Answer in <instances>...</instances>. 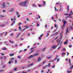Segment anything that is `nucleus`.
I'll return each instance as SVG.
<instances>
[{"mask_svg":"<svg viewBox=\"0 0 73 73\" xmlns=\"http://www.w3.org/2000/svg\"><path fill=\"white\" fill-rule=\"evenodd\" d=\"M28 3V0L25 1V2H22L20 3L19 5H20V6H22L23 5L24 7H27V5L26 4Z\"/></svg>","mask_w":73,"mask_h":73,"instance_id":"f257e3e1","label":"nucleus"},{"mask_svg":"<svg viewBox=\"0 0 73 73\" xmlns=\"http://www.w3.org/2000/svg\"><path fill=\"white\" fill-rule=\"evenodd\" d=\"M64 15L65 16H66V20H67V17H68V18H72V16H71V14H70L68 13H64Z\"/></svg>","mask_w":73,"mask_h":73,"instance_id":"f03ea898","label":"nucleus"},{"mask_svg":"<svg viewBox=\"0 0 73 73\" xmlns=\"http://www.w3.org/2000/svg\"><path fill=\"white\" fill-rule=\"evenodd\" d=\"M56 48H57V45H53V46H52L51 48V49H55Z\"/></svg>","mask_w":73,"mask_h":73,"instance_id":"7ed1b4c3","label":"nucleus"},{"mask_svg":"<svg viewBox=\"0 0 73 73\" xmlns=\"http://www.w3.org/2000/svg\"><path fill=\"white\" fill-rule=\"evenodd\" d=\"M38 60L37 61V62H40L41 60V58L40 57H39L38 58Z\"/></svg>","mask_w":73,"mask_h":73,"instance_id":"20e7f679","label":"nucleus"},{"mask_svg":"<svg viewBox=\"0 0 73 73\" xmlns=\"http://www.w3.org/2000/svg\"><path fill=\"white\" fill-rule=\"evenodd\" d=\"M34 57L33 55H31L28 57V58H31Z\"/></svg>","mask_w":73,"mask_h":73,"instance_id":"39448f33","label":"nucleus"},{"mask_svg":"<svg viewBox=\"0 0 73 73\" xmlns=\"http://www.w3.org/2000/svg\"><path fill=\"white\" fill-rule=\"evenodd\" d=\"M24 27L26 28V29H28V28H29V27L28 26V25H27V26H24Z\"/></svg>","mask_w":73,"mask_h":73,"instance_id":"423d86ee","label":"nucleus"},{"mask_svg":"<svg viewBox=\"0 0 73 73\" xmlns=\"http://www.w3.org/2000/svg\"><path fill=\"white\" fill-rule=\"evenodd\" d=\"M5 26V24H3L0 25V27H4Z\"/></svg>","mask_w":73,"mask_h":73,"instance_id":"0eeeda50","label":"nucleus"},{"mask_svg":"<svg viewBox=\"0 0 73 73\" xmlns=\"http://www.w3.org/2000/svg\"><path fill=\"white\" fill-rule=\"evenodd\" d=\"M20 33H18L17 36H16V37L17 38H18V37H19V36H20Z\"/></svg>","mask_w":73,"mask_h":73,"instance_id":"6e6552de","label":"nucleus"},{"mask_svg":"<svg viewBox=\"0 0 73 73\" xmlns=\"http://www.w3.org/2000/svg\"><path fill=\"white\" fill-rule=\"evenodd\" d=\"M38 55H39V53H36L34 55V56H38Z\"/></svg>","mask_w":73,"mask_h":73,"instance_id":"1a4fd4ad","label":"nucleus"},{"mask_svg":"<svg viewBox=\"0 0 73 73\" xmlns=\"http://www.w3.org/2000/svg\"><path fill=\"white\" fill-rule=\"evenodd\" d=\"M7 48L6 47H4L3 48V49H2L3 50H7Z\"/></svg>","mask_w":73,"mask_h":73,"instance_id":"9d476101","label":"nucleus"},{"mask_svg":"<svg viewBox=\"0 0 73 73\" xmlns=\"http://www.w3.org/2000/svg\"><path fill=\"white\" fill-rule=\"evenodd\" d=\"M14 53L11 54H10V56L11 57H12V56H14Z\"/></svg>","mask_w":73,"mask_h":73,"instance_id":"9b49d317","label":"nucleus"},{"mask_svg":"<svg viewBox=\"0 0 73 73\" xmlns=\"http://www.w3.org/2000/svg\"><path fill=\"white\" fill-rule=\"evenodd\" d=\"M3 7V8H5V3H3V4L2 5Z\"/></svg>","mask_w":73,"mask_h":73,"instance_id":"f8f14e48","label":"nucleus"},{"mask_svg":"<svg viewBox=\"0 0 73 73\" xmlns=\"http://www.w3.org/2000/svg\"><path fill=\"white\" fill-rule=\"evenodd\" d=\"M15 24V21H13V23L11 25V26H12V25H13Z\"/></svg>","mask_w":73,"mask_h":73,"instance_id":"ddd939ff","label":"nucleus"},{"mask_svg":"<svg viewBox=\"0 0 73 73\" xmlns=\"http://www.w3.org/2000/svg\"><path fill=\"white\" fill-rule=\"evenodd\" d=\"M66 21H65L64 22V23L63 24V25H65V24H66Z\"/></svg>","mask_w":73,"mask_h":73,"instance_id":"4468645a","label":"nucleus"},{"mask_svg":"<svg viewBox=\"0 0 73 73\" xmlns=\"http://www.w3.org/2000/svg\"><path fill=\"white\" fill-rule=\"evenodd\" d=\"M43 5H46L45 2L43 1Z\"/></svg>","mask_w":73,"mask_h":73,"instance_id":"2eb2a0df","label":"nucleus"},{"mask_svg":"<svg viewBox=\"0 0 73 73\" xmlns=\"http://www.w3.org/2000/svg\"><path fill=\"white\" fill-rule=\"evenodd\" d=\"M51 57H52V56H50L49 57H47V59H50V58H51Z\"/></svg>","mask_w":73,"mask_h":73,"instance_id":"dca6fc26","label":"nucleus"},{"mask_svg":"<svg viewBox=\"0 0 73 73\" xmlns=\"http://www.w3.org/2000/svg\"><path fill=\"white\" fill-rule=\"evenodd\" d=\"M65 25H62V26L61 28H62V29H63V28H64V27H65Z\"/></svg>","mask_w":73,"mask_h":73,"instance_id":"f3484780","label":"nucleus"},{"mask_svg":"<svg viewBox=\"0 0 73 73\" xmlns=\"http://www.w3.org/2000/svg\"><path fill=\"white\" fill-rule=\"evenodd\" d=\"M64 44L65 45L67 44H68V42H67L66 41L65 42H64Z\"/></svg>","mask_w":73,"mask_h":73,"instance_id":"a211bd4d","label":"nucleus"},{"mask_svg":"<svg viewBox=\"0 0 73 73\" xmlns=\"http://www.w3.org/2000/svg\"><path fill=\"white\" fill-rule=\"evenodd\" d=\"M6 66V65L5 64L2 67L3 68H5Z\"/></svg>","mask_w":73,"mask_h":73,"instance_id":"6ab92c4d","label":"nucleus"},{"mask_svg":"<svg viewBox=\"0 0 73 73\" xmlns=\"http://www.w3.org/2000/svg\"><path fill=\"white\" fill-rule=\"evenodd\" d=\"M70 13H71V14H70L71 15H73V13L72 12V11H71L70 12Z\"/></svg>","mask_w":73,"mask_h":73,"instance_id":"aec40b11","label":"nucleus"},{"mask_svg":"<svg viewBox=\"0 0 73 73\" xmlns=\"http://www.w3.org/2000/svg\"><path fill=\"white\" fill-rule=\"evenodd\" d=\"M70 29H72H72H73V26H70Z\"/></svg>","mask_w":73,"mask_h":73,"instance_id":"412c9836","label":"nucleus"},{"mask_svg":"<svg viewBox=\"0 0 73 73\" xmlns=\"http://www.w3.org/2000/svg\"><path fill=\"white\" fill-rule=\"evenodd\" d=\"M16 13L17 15H19V12L18 11H17L16 12Z\"/></svg>","mask_w":73,"mask_h":73,"instance_id":"4be33fe9","label":"nucleus"},{"mask_svg":"<svg viewBox=\"0 0 73 73\" xmlns=\"http://www.w3.org/2000/svg\"><path fill=\"white\" fill-rule=\"evenodd\" d=\"M69 48H71V47H72V45L70 44L69 46Z\"/></svg>","mask_w":73,"mask_h":73,"instance_id":"5701e85b","label":"nucleus"},{"mask_svg":"<svg viewBox=\"0 0 73 73\" xmlns=\"http://www.w3.org/2000/svg\"><path fill=\"white\" fill-rule=\"evenodd\" d=\"M64 33V32L63 31H62L61 32V33H60L59 34V35H62V33Z\"/></svg>","mask_w":73,"mask_h":73,"instance_id":"b1692460","label":"nucleus"},{"mask_svg":"<svg viewBox=\"0 0 73 73\" xmlns=\"http://www.w3.org/2000/svg\"><path fill=\"white\" fill-rule=\"evenodd\" d=\"M67 9L68 10V11L69 10V5L68 6Z\"/></svg>","mask_w":73,"mask_h":73,"instance_id":"393cba45","label":"nucleus"},{"mask_svg":"<svg viewBox=\"0 0 73 73\" xmlns=\"http://www.w3.org/2000/svg\"><path fill=\"white\" fill-rule=\"evenodd\" d=\"M64 54H65V53L64 52H63L62 54V56H63Z\"/></svg>","mask_w":73,"mask_h":73,"instance_id":"a878e982","label":"nucleus"},{"mask_svg":"<svg viewBox=\"0 0 73 73\" xmlns=\"http://www.w3.org/2000/svg\"><path fill=\"white\" fill-rule=\"evenodd\" d=\"M72 67H73V65H72V67H70V70H71V69H72Z\"/></svg>","mask_w":73,"mask_h":73,"instance_id":"bb28decb","label":"nucleus"},{"mask_svg":"<svg viewBox=\"0 0 73 73\" xmlns=\"http://www.w3.org/2000/svg\"><path fill=\"white\" fill-rule=\"evenodd\" d=\"M13 9H14L13 8L10 11H11V12H13Z\"/></svg>","mask_w":73,"mask_h":73,"instance_id":"cd10ccee","label":"nucleus"},{"mask_svg":"<svg viewBox=\"0 0 73 73\" xmlns=\"http://www.w3.org/2000/svg\"><path fill=\"white\" fill-rule=\"evenodd\" d=\"M8 63L9 64H11V61L9 60L8 62Z\"/></svg>","mask_w":73,"mask_h":73,"instance_id":"c85d7f7f","label":"nucleus"},{"mask_svg":"<svg viewBox=\"0 0 73 73\" xmlns=\"http://www.w3.org/2000/svg\"><path fill=\"white\" fill-rule=\"evenodd\" d=\"M46 48L44 47L42 50V52H43V51H44V50H45V49Z\"/></svg>","mask_w":73,"mask_h":73,"instance_id":"c756f323","label":"nucleus"},{"mask_svg":"<svg viewBox=\"0 0 73 73\" xmlns=\"http://www.w3.org/2000/svg\"><path fill=\"white\" fill-rule=\"evenodd\" d=\"M55 67V65H53L52 67H51V68H54Z\"/></svg>","mask_w":73,"mask_h":73,"instance_id":"7c9ffc66","label":"nucleus"},{"mask_svg":"<svg viewBox=\"0 0 73 73\" xmlns=\"http://www.w3.org/2000/svg\"><path fill=\"white\" fill-rule=\"evenodd\" d=\"M56 4L57 5H58L59 4H60V3H58V2H57L56 3Z\"/></svg>","mask_w":73,"mask_h":73,"instance_id":"2f4dec72","label":"nucleus"},{"mask_svg":"<svg viewBox=\"0 0 73 73\" xmlns=\"http://www.w3.org/2000/svg\"><path fill=\"white\" fill-rule=\"evenodd\" d=\"M58 33V32H56L55 33V34H54V35H57Z\"/></svg>","mask_w":73,"mask_h":73,"instance_id":"473e14b6","label":"nucleus"},{"mask_svg":"<svg viewBox=\"0 0 73 73\" xmlns=\"http://www.w3.org/2000/svg\"><path fill=\"white\" fill-rule=\"evenodd\" d=\"M62 44H63V42H62L60 44V46H61V45H62Z\"/></svg>","mask_w":73,"mask_h":73,"instance_id":"72a5a7b5","label":"nucleus"},{"mask_svg":"<svg viewBox=\"0 0 73 73\" xmlns=\"http://www.w3.org/2000/svg\"><path fill=\"white\" fill-rule=\"evenodd\" d=\"M17 62V60H15V63L16 64Z\"/></svg>","mask_w":73,"mask_h":73,"instance_id":"f704fd0d","label":"nucleus"},{"mask_svg":"<svg viewBox=\"0 0 73 73\" xmlns=\"http://www.w3.org/2000/svg\"><path fill=\"white\" fill-rule=\"evenodd\" d=\"M61 40H60L59 42V44H58V45H59V44H60V42H61Z\"/></svg>","mask_w":73,"mask_h":73,"instance_id":"c9c22d12","label":"nucleus"},{"mask_svg":"<svg viewBox=\"0 0 73 73\" xmlns=\"http://www.w3.org/2000/svg\"><path fill=\"white\" fill-rule=\"evenodd\" d=\"M33 7H36V5H35V4H33Z\"/></svg>","mask_w":73,"mask_h":73,"instance_id":"e433bc0d","label":"nucleus"},{"mask_svg":"<svg viewBox=\"0 0 73 73\" xmlns=\"http://www.w3.org/2000/svg\"><path fill=\"white\" fill-rule=\"evenodd\" d=\"M54 8H55V9L56 11H58V9H57V10L56 9V7H55Z\"/></svg>","mask_w":73,"mask_h":73,"instance_id":"4c0bfd02","label":"nucleus"},{"mask_svg":"<svg viewBox=\"0 0 73 73\" xmlns=\"http://www.w3.org/2000/svg\"><path fill=\"white\" fill-rule=\"evenodd\" d=\"M48 67H49V66H50V63H48Z\"/></svg>","mask_w":73,"mask_h":73,"instance_id":"58836bf2","label":"nucleus"},{"mask_svg":"<svg viewBox=\"0 0 73 73\" xmlns=\"http://www.w3.org/2000/svg\"><path fill=\"white\" fill-rule=\"evenodd\" d=\"M70 59H69V63H70V64L71 63L70 62Z\"/></svg>","mask_w":73,"mask_h":73,"instance_id":"ea45409f","label":"nucleus"},{"mask_svg":"<svg viewBox=\"0 0 73 73\" xmlns=\"http://www.w3.org/2000/svg\"><path fill=\"white\" fill-rule=\"evenodd\" d=\"M1 17H5V16L4 15H0Z\"/></svg>","mask_w":73,"mask_h":73,"instance_id":"a19ab883","label":"nucleus"},{"mask_svg":"<svg viewBox=\"0 0 73 73\" xmlns=\"http://www.w3.org/2000/svg\"><path fill=\"white\" fill-rule=\"evenodd\" d=\"M59 42V39H58L56 41L58 43Z\"/></svg>","mask_w":73,"mask_h":73,"instance_id":"79ce46f5","label":"nucleus"},{"mask_svg":"<svg viewBox=\"0 0 73 73\" xmlns=\"http://www.w3.org/2000/svg\"><path fill=\"white\" fill-rule=\"evenodd\" d=\"M60 60V59L58 58L57 60V62H58L59 61V60Z\"/></svg>","mask_w":73,"mask_h":73,"instance_id":"37998d69","label":"nucleus"},{"mask_svg":"<svg viewBox=\"0 0 73 73\" xmlns=\"http://www.w3.org/2000/svg\"><path fill=\"white\" fill-rule=\"evenodd\" d=\"M6 12V11L4 10H3V12Z\"/></svg>","mask_w":73,"mask_h":73,"instance_id":"c03bdc74","label":"nucleus"},{"mask_svg":"<svg viewBox=\"0 0 73 73\" xmlns=\"http://www.w3.org/2000/svg\"><path fill=\"white\" fill-rule=\"evenodd\" d=\"M3 71H4V70H0V72H3Z\"/></svg>","mask_w":73,"mask_h":73,"instance_id":"a18cd8bd","label":"nucleus"},{"mask_svg":"<svg viewBox=\"0 0 73 73\" xmlns=\"http://www.w3.org/2000/svg\"><path fill=\"white\" fill-rule=\"evenodd\" d=\"M47 67H48V66L47 65H46V66H44V68H46Z\"/></svg>","mask_w":73,"mask_h":73,"instance_id":"49530a36","label":"nucleus"},{"mask_svg":"<svg viewBox=\"0 0 73 73\" xmlns=\"http://www.w3.org/2000/svg\"><path fill=\"white\" fill-rule=\"evenodd\" d=\"M40 72H41V73H44V71H43V70H41L40 71Z\"/></svg>","mask_w":73,"mask_h":73,"instance_id":"de8ad7c7","label":"nucleus"},{"mask_svg":"<svg viewBox=\"0 0 73 73\" xmlns=\"http://www.w3.org/2000/svg\"><path fill=\"white\" fill-rule=\"evenodd\" d=\"M10 35L11 36H13V35L12 33H11V34Z\"/></svg>","mask_w":73,"mask_h":73,"instance_id":"09e8293b","label":"nucleus"},{"mask_svg":"<svg viewBox=\"0 0 73 73\" xmlns=\"http://www.w3.org/2000/svg\"><path fill=\"white\" fill-rule=\"evenodd\" d=\"M45 27L46 28H47V24L45 25Z\"/></svg>","mask_w":73,"mask_h":73,"instance_id":"8fccbe9b","label":"nucleus"},{"mask_svg":"<svg viewBox=\"0 0 73 73\" xmlns=\"http://www.w3.org/2000/svg\"><path fill=\"white\" fill-rule=\"evenodd\" d=\"M19 29H20V30L21 31V27H19Z\"/></svg>","mask_w":73,"mask_h":73,"instance_id":"3c124183","label":"nucleus"},{"mask_svg":"<svg viewBox=\"0 0 73 73\" xmlns=\"http://www.w3.org/2000/svg\"><path fill=\"white\" fill-rule=\"evenodd\" d=\"M17 70V68H15L14 69V70Z\"/></svg>","mask_w":73,"mask_h":73,"instance_id":"603ef678","label":"nucleus"},{"mask_svg":"<svg viewBox=\"0 0 73 73\" xmlns=\"http://www.w3.org/2000/svg\"><path fill=\"white\" fill-rule=\"evenodd\" d=\"M38 19H40V15H38Z\"/></svg>","mask_w":73,"mask_h":73,"instance_id":"864d4df0","label":"nucleus"},{"mask_svg":"<svg viewBox=\"0 0 73 73\" xmlns=\"http://www.w3.org/2000/svg\"><path fill=\"white\" fill-rule=\"evenodd\" d=\"M38 7H42V5H38Z\"/></svg>","mask_w":73,"mask_h":73,"instance_id":"5fc2aeb1","label":"nucleus"},{"mask_svg":"<svg viewBox=\"0 0 73 73\" xmlns=\"http://www.w3.org/2000/svg\"><path fill=\"white\" fill-rule=\"evenodd\" d=\"M36 25H37V27H39V25H38V23H37Z\"/></svg>","mask_w":73,"mask_h":73,"instance_id":"6e6d98bb","label":"nucleus"},{"mask_svg":"<svg viewBox=\"0 0 73 73\" xmlns=\"http://www.w3.org/2000/svg\"><path fill=\"white\" fill-rule=\"evenodd\" d=\"M11 60H15V59L14 58H12L11 59Z\"/></svg>","mask_w":73,"mask_h":73,"instance_id":"4d7b16f0","label":"nucleus"},{"mask_svg":"<svg viewBox=\"0 0 73 73\" xmlns=\"http://www.w3.org/2000/svg\"><path fill=\"white\" fill-rule=\"evenodd\" d=\"M18 58L21 59V57H20V56H19L18 57Z\"/></svg>","mask_w":73,"mask_h":73,"instance_id":"13d9d810","label":"nucleus"},{"mask_svg":"<svg viewBox=\"0 0 73 73\" xmlns=\"http://www.w3.org/2000/svg\"><path fill=\"white\" fill-rule=\"evenodd\" d=\"M42 35H43V34H42V35H41V36H40V37H42Z\"/></svg>","mask_w":73,"mask_h":73,"instance_id":"bf43d9fd","label":"nucleus"},{"mask_svg":"<svg viewBox=\"0 0 73 73\" xmlns=\"http://www.w3.org/2000/svg\"><path fill=\"white\" fill-rule=\"evenodd\" d=\"M27 50V49H25L24 50H23L24 52H25V51Z\"/></svg>","mask_w":73,"mask_h":73,"instance_id":"052dcab7","label":"nucleus"},{"mask_svg":"<svg viewBox=\"0 0 73 73\" xmlns=\"http://www.w3.org/2000/svg\"><path fill=\"white\" fill-rule=\"evenodd\" d=\"M27 36H30V34L29 33H28V34L27 35Z\"/></svg>","mask_w":73,"mask_h":73,"instance_id":"680f3d73","label":"nucleus"},{"mask_svg":"<svg viewBox=\"0 0 73 73\" xmlns=\"http://www.w3.org/2000/svg\"><path fill=\"white\" fill-rule=\"evenodd\" d=\"M22 73H27V72H25L23 71V72H22Z\"/></svg>","mask_w":73,"mask_h":73,"instance_id":"e2e57ef3","label":"nucleus"},{"mask_svg":"<svg viewBox=\"0 0 73 73\" xmlns=\"http://www.w3.org/2000/svg\"><path fill=\"white\" fill-rule=\"evenodd\" d=\"M55 28H57V25H55Z\"/></svg>","mask_w":73,"mask_h":73,"instance_id":"0e129e2a","label":"nucleus"},{"mask_svg":"<svg viewBox=\"0 0 73 73\" xmlns=\"http://www.w3.org/2000/svg\"><path fill=\"white\" fill-rule=\"evenodd\" d=\"M1 55L2 56H3V55H4V54H3V53H2Z\"/></svg>","mask_w":73,"mask_h":73,"instance_id":"69168bd1","label":"nucleus"},{"mask_svg":"<svg viewBox=\"0 0 73 73\" xmlns=\"http://www.w3.org/2000/svg\"><path fill=\"white\" fill-rule=\"evenodd\" d=\"M17 45H18V44H16L15 46V47H17Z\"/></svg>","mask_w":73,"mask_h":73,"instance_id":"338daca9","label":"nucleus"},{"mask_svg":"<svg viewBox=\"0 0 73 73\" xmlns=\"http://www.w3.org/2000/svg\"><path fill=\"white\" fill-rule=\"evenodd\" d=\"M45 62H46V61H44V62H43V64H44Z\"/></svg>","mask_w":73,"mask_h":73,"instance_id":"774afa93","label":"nucleus"}]
</instances>
